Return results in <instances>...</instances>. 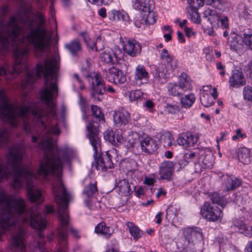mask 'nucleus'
I'll return each instance as SVG.
<instances>
[{
  "instance_id": "f257e3e1",
  "label": "nucleus",
  "mask_w": 252,
  "mask_h": 252,
  "mask_svg": "<svg viewBox=\"0 0 252 252\" xmlns=\"http://www.w3.org/2000/svg\"><path fill=\"white\" fill-rule=\"evenodd\" d=\"M59 60L57 57L46 59L44 62V66L40 63L36 65V76L40 78L42 75L45 78V87L41 92V100L45 101L50 109V114H56L55 103L54 99L57 96L58 88L57 83L53 82L48 84L47 77L52 79L56 77V73L59 67Z\"/></svg>"
},
{
  "instance_id": "f03ea898",
  "label": "nucleus",
  "mask_w": 252,
  "mask_h": 252,
  "mask_svg": "<svg viewBox=\"0 0 252 252\" xmlns=\"http://www.w3.org/2000/svg\"><path fill=\"white\" fill-rule=\"evenodd\" d=\"M4 34L3 32L0 30V35ZM12 47L15 58V63L13 66L12 70H9L7 65L0 66V76H5L6 79H11L13 78L14 73H20L22 70L27 68V63L26 60L28 56V50L22 45H19L16 41L10 43L8 46L4 48L0 43V49L7 51L9 47Z\"/></svg>"
},
{
  "instance_id": "7ed1b4c3",
  "label": "nucleus",
  "mask_w": 252,
  "mask_h": 252,
  "mask_svg": "<svg viewBox=\"0 0 252 252\" xmlns=\"http://www.w3.org/2000/svg\"><path fill=\"white\" fill-rule=\"evenodd\" d=\"M201 216L209 221H220L223 213L218 207H213L209 203L205 202L200 211Z\"/></svg>"
},
{
  "instance_id": "20e7f679",
  "label": "nucleus",
  "mask_w": 252,
  "mask_h": 252,
  "mask_svg": "<svg viewBox=\"0 0 252 252\" xmlns=\"http://www.w3.org/2000/svg\"><path fill=\"white\" fill-rule=\"evenodd\" d=\"M183 234L184 239H181L178 241H183L189 244H196L198 241L202 239V233L200 229L197 228H185L183 230Z\"/></svg>"
},
{
  "instance_id": "39448f33",
  "label": "nucleus",
  "mask_w": 252,
  "mask_h": 252,
  "mask_svg": "<svg viewBox=\"0 0 252 252\" xmlns=\"http://www.w3.org/2000/svg\"><path fill=\"white\" fill-rule=\"evenodd\" d=\"M87 77H91L93 80H94L95 83L92 82V89L93 92L91 93V96L94 100L100 101L99 97H96L95 93L98 94H103L105 92V87L104 84V81L102 79L101 76L97 73L94 72L91 75H88Z\"/></svg>"
},
{
  "instance_id": "423d86ee",
  "label": "nucleus",
  "mask_w": 252,
  "mask_h": 252,
  "mask_svg": "<svg viewBox=\"0 0 252 252\" xmlns=\"http://www.w3.org/2000/svg\"><path fill=\"white\" fill-rule=\"evenodd\" d=\"M98 122L93 121L89 123L87 126V129L89 132L88 135L95 155H97L98 149L100 146V139L98 137Z\"/></svg>"
},
{
  "instance_id": "0eeeda50",
  "label": "nucleus",
  "mask_w": 252,
  "mask_h": 252,
  "mask_svg": "<svg viewBox=\"0 0 252 252\" xmlns=\"http://www.w3.org/2000/svg\"><path fill=\"white\" fill-rule=\"evenodd\" d=\"M156 14L153 10H150V11L143 12L140 13L139 17L134 22L135 25L140 28L142 24L151 25L153 24L156 21Z\"/></svg>"
},
{
  "instance_id": "6e6552de",
  "label": "nucleus",
  "mask_w": 252,
  "mask_h": 252,
  "mask_svg": "<svg viewBox=\"0 0 252 252\" xmlns=\"http://www.w3.org/2000/svg\"><path fill=\"white\" fill-rule=\"evenodd\" d=\"M123 43V49L125 52L131 57H135L140 54L141 46L134 40H128L126 43L124 41Z\"/></svg>"
},
{
  "instance_id": "1a4fd4ad",
  "label": "nucleus",
  "mask_w": 252,
  "mask_h": 252,
  "mask_svg": "<svg viewBox=\"0 0 252 252\" xmlns=\"http://www.w3.org/2000/svg\"><path fill=\"white\" fill-rule=\"evenodd\" d=\"M25 231L23 228L18 226L17 232L13 235L11 243L13 247L20 248L21 252H25V244L24 239L25 238Z\"/></svg>"
},
{
  "instance_id": "9d476101",
  "label": "nucleus",
  "mask_w": 252,
  "mask_h": 252,
  "mask_svg": "<svg viewBox=\"0 0 252 252\" xmlns=\"http://www.w3.org/2000/svg\"><path fill=\"white\" fill-rule=\"evenodd\" d=\"M174 170V164L171 161L162 162L159 167L160 179L170 180Z\"/></svg>"
},
{
  "instance_id": "9b49d317",
  "label": "nucleus",
  "mask_w": 252,
  "mask_h": 252,
  "mask_svg": "<svg viewBox=\"0 0 252 252\" xmlns=\"http://www.w3.org/2000/svg\"><path fill=\"white\" fill-rule=\"evenodd\" d=\"M130 119L129 113L124 109L116 111L113 114L114 122L118 126L126 125L128 123Z\"/></svg>"
},
{
  "instance_id": "f8f14e48",
  "label": "nucleus",
  "mask_w": 252,
  "mask_h": 252,
  "mask_svg": "<svg viewBox=\"0 0 252 252\" xmlns=\"http://www.w3.org/2000/svg\"><path fill=\"white\" fill-rule=\"evenodd\" d=\"M140 153L144 152L146 154H152L158 149L156 142L150 137H147L141 142Z\"/></svg>"
},
{
  "instance_id": "ddd939ff",
  "label": "nucleus",
  "mask_w": 252,
  "mask_h": 252,
  "mask_svg": "<svg viewBox=\"0 0 252 252\" xmlns=\"http://www.w3.org/2000/svg\"><path fill=\"white\" fill-rule=\"evenodd\" d=\"M246 83V79L243 73L238 70L233 72L229 79V85L233 88H239L244 86Z\"/></svg>"
},
{
  "instance_id": "4468645a",
  "label": "nucleus",
  "mask_w": 252,
  "mask_h": 252,
  "mask_svg": "<svg viewBox=\"0 0 252 252\" xmlns=\"http://www.w3.org/2000/svg\"><path fill=\"white\" fill-rule=\"evenodd\" d=\"M95 167L98 170L106 171L108 168L113 167L110 156L107 155L104 157H99L95 160Z\"/></svg>"
},
{
  "instance_id": "2eb2a0df",
  "label": "nucleus",
  "mask_w": 252,
  "mask_h": 252,
  "mask_svg": "<svg viewBox=\"0 0 252 252\" xmlns=\"http://www.w3.org/2000/svg\"><path fill=\"white\" fill-rule=\"evenodd\" d=\"M222 180L223 185L225 187L224 190L227 191L233 190L241 185L240 180L227 175L223 176Z\"/></svg>"
},
{
  "instance_id": "dca6fc26",
  "label": "nucleus",
  "mask_w": 252,
  "mask_h": 252,
  "mask_svg": "<svg viewBox=\"0 0 252 252\" xmlns=\"http://www.w3.org/2000/svg\"><path fill=\"white\" fill-rule=\"evenodd\" d=\"M148 74L145 67L142 65L138 64L135 70L134 81L137 84L140 85L143 84L142 80H148Z\"/></svg>"
},
{
  "instance_id": "f3484780",
  "label": "nucleus",
  "mask_w": 252,
  "mask_h": 252,
  "mask_svg": "<svg viewBox=\"0 0 252 252\" xmlns=\"http://www.w3.org/2000/svg\"><path fill=\"white\" fill-rule=\"evenodd\" d=\"M237 156L238 159L244 164H248L252 159V153L250 149L242 147L239 149Z\"/></svg>"
},
{
  "instance_id": "a211bd4d",
  "label": "nucleus",
  "mask_w": 252,
  "mask_h": 252,
  "mask_svg": "<svg viewBox=\"0 0 252 252\" xmlns=\"http://www.w3.org/2000/svg\"><path fill=\"white\" fill-rule=\"evenodd\" d=\"M135 5L140 13L150 11L154 8L153 0H135Z\"/></svg>"
},
{
  "instance_id": "6ab92c4d",
  "label": "nucleus",
  "mask_w": 252,
  "mask_h": 252,
  "mask_svg": "<svg viewBox=\"0 0 252 252\" xmlns=\"http://www.w3.org/2000/svg\"><path fill=\"white\" fill-rule=\"evenodd\" d=\"M178 86L183 91H190L192 89L190 79L186 73H183L179 76Z\"/></svg>"
},
{
  "instance_id": "aec40b11",
  "label": "nucleus",
  "mask_w": 252,
  "mask_h": 252,
  "mask_svg": "<svg viewBox=\"0 0 252 252\" xmlns=\"http://www.w3.org/2000/svg\"><path fill=\"white\" fill-rule=\"evenodd\" d=\"M80 35L83 37L84 42L86 43L88 48L92 50L96 51L101 50L103 48V46L99 47L98 44L101 43L100 39L97 40L96 43L92 41L90 38L89 34L86 32H82Z\"/></svg>"
},
{
  "instance_id": "412c9836",
  "label": "nucleus",
  "mask_w": 252,
  "mask_h": 252,
  "mask_svg": "<svg viewBox=\"0 0 252 252\" xmlns=\"http://www.w3.org/2000/svg\"><path fill=\"white\" fill-rule=\"evenodd\" d=\"M141 142V140L139 138H134L131 136H129L128 137L127 146L128 148H131L134 153L138 154L140 153Z\"/></svg>"
},
{
  "instance_id": "4be33fe9",
  "label": "nucleus",
  "mask_w": 252,
  "mask_h": 252,
  "mask_svg": "<svg viewBox=\"0 0 252 252\" xmlns=\"http://www.w3.org/2000/svg\"><path fill=\"white\" fill-rule=\"evenodd\" d=\"M114 58H117V54L112 49L103 52L100 56L102 62L107 64H113L114 63Z\"/></svg>"
},
{
  "instance_id": "5701e85b",
  "label": "nucleus",
  "mask_w": 252,
  "mask_h": 252,
  "mask_svg": "<svg viewBox=\"0 0 252 252\" xmlns=\"http://www.w3.org/2000/svg\"><path fill=\"white\" fill-rule=\"evenodd\" d=\"M126 226L131 235L133 237L135 240H138L141 238L143 235V232L135 225L133 222L128 221Z\"/></svg>"
},
{
  "instance_id": "b1692460",
  "label": "nucleus",
  "mask_w": 252,
  "mask_h": 252,
  "mask_svg": "<svg viewBox=\"0 0 252 252\" xmlns=\"http://www.w3.org/2000/svg\"><path fill=\"white\" fill-rule=\"evenodd\" d=\"M234 225L238 228L240 232L248 237H252V226L238 221L234 222Z\"/></svg>"
},
{
  "instance_id": "393cba45",
  "label": "nucleus",
  "mask_w": 252,
  "mask_h": 252,
  "mask_svg": "<svg viewBox=\"0 0 252 252\" xmlns=\"http://www.w3.org/2000/svg\"><path fill=\"white\" fill-rule=\"evenodd\" d=\"M119 191L122 195L128 196L130 194L131 190L130 185L126 180L120 181L117 184Z\"/></svg>"
},
{
  "instance_id": "a878e982",
  "label": "nucleus",
  "mask_w": 252,
  "mask_h": 252,
  "mask_svg": "<svg viewBox=\"0 0 252 252\" xmlns=\"http://www.w3.org/2000/svg\"><path fill=\"white\" fill-rule=\"evenodd\" d=\"M196 244H191L185 243L183 241H178L177 247L179 252H195L194 246Z\"/></svg>"
},
{
  "instance_id": "bb28decb",
  "label": "nucleus",
  "mask_w": 252,
  "mask_h": 252,
  "mask_svg": "<svg viewBox=\"0 0 252 252\" xmlns=\"http://www.w3.org/2000/svg\"><path fill=\"white\" fill-rule=\"evenodd\" d=\"M228 42L232 49L237 51L242 46V38L240 36L235 34L228 39Z\"/></svg>"
},
{
  "instance_id": "cd10ccee",
  "label": "nucleus",
  "mask_w": 252,
  "mask_h": 252,
  "mask_svg": "<svg viewBox=\"0 0 252 252\" xmlns=\"http://www.w3.org/2000/svg\"><path fill=\"white\" fill-rule=\"evenodd\" d=\"M95 232L110 237L113 233V230L110 229V228L106 226L104 223H100L95 226Z\"/></svg>"
},
{
  "instance_id": "c85d7f7f",
  "label": "nucleus",
  "mask_w": 252,
  "mask_h": 252,
  "mask_svg": "<svg viewBox=\"0 0 252 252\" xmlns=\"http://www.w3.org/2000/svg\"><path fill=\"white\" fill-rule=\"evenodd\" d=\"M210 199L212 203L216 204L223 207L227 203L226 198L224 196L220 195L217 192H214L210 195Z\"/></svg>"
},
{
  "instance_id": "c756f323",
  "label": "nucleus",
  "mask_w": 252,
  "mask_h": 252,
  "mask_svg": "<svg viewBox=\"0 0 252 252\" xmlns=\"http://www.w3.org/2000/svg\"><path fill=\"white\" fill-rule=\"evenodd\" d=\"M204 16L207 18L212 25L220 20V16L216 13V12L209 8L204 11Z\"/></svg>"
},
{
  "instance_id": "7c9ffc66",
  "label": "nucleus",
  "mask_w": 252,
  "mask_h": 252,
  "mask_svg": "<svg viewBox=\"0 0 252 252\" xmlns=\"http://www.w3.org/2000/svg\"><path fill=\"white\" fill-rule=\"evenodd\" d=\"M195 100V97L194 94H190L182 97L180 101L183 107L188 108L192 105Z\"/></svg>"
},
{
  "instance_id": "2f4dec72",
  "label": "nucleus",
  "mask_w": 252,
  "mask_h": 252,
  "mask_svg": "<svg viewBox=\"0 0 252 252\" xmlns=\"http://www.w3.org/2000/svg\"><path fill=\"white\" fill-rule=\"evenodd\" d=\"M65 48L68 49L72 54H75L81 50V46L79 41L74 40L70 43L65 45Z\"/></svg>"
},
{
  "instance_id": "473e14b6",
  "label": "nucleus",
  "mask_w": 252,
  "mask_h": 252,
  "mask_svg": "<svg viewBox=\"0 0 252 252\" xmlns=\"http://www.w3.org/2000/svg\"><path fill=\"white\" fill-rule=\"evenodd\" d=\"M187 11L190 16V19L191 21L196 24L200 23L201 19L199 13L197 11V9L187 8Z\"/></svg>"
},
{
  "instance_id": "72a5a7b5",
  "label": "nucleus",
  "mask_w": 252,
  "mask_h": 252,
  "mask_svg": "<svg viewBox=\"0 0 252 252\" xmlns=\"http://www.w3.org/2000/svg\"><path fill=\"white\" fill-rule=\"evenodd\" d=\"M113 20H117L120 22L126 21L128 19L127 14L124 11L113 10L112 11Z\"/></svg>"
},
{
  "instance_id": "f704fd0d",
  "label": "nucleus",
  "mask_w": 252,
  "mask_h": 252,
  "mask_svg": "<svg viewBox=\"0 0 252 252\" xmlns=\"http://www.w3.org/2000/svg\"><path fill=\"white\" fill-rule=\"evenodd\" d=\"M169 94L173 96H177L181 94L182 92L178 85L176 84H170L168 86Z\"/></svg>"
},
{
  "instance_id": "c9c22d12",
  "label": "nucleus",
  "mask_w": 252,
  "mask_h": 252,
  "mask_svg": "<svg viewBox=\"0 0 252 252\" xmlns=\"http://www.w3.org/2000/svg\"><path fill=\"white\" fill-rule=\"evenodd\" d=\"M97 191L96 184H90L86 187L84 189L83 193L87 197H91Z\"/></svg>"
},
{
  "instance_id": "e433bc0d",
  "label": "nucleus",
  "mask_w": 252,
  "mask_h": 252,
  "mask_svg": "<svg viewBox=\"0 0 252 252\" xmlns=\"http://www.w3.org/2000/svg\"><path fill=\"white\" fill-rule=\"evenodd\" d=\"M92 112L93 116L95 117V118L99 122H100L101 121L102 122L104 121V115L102 113L100 110V108L98 106L95 105H92Z\"/></svg>"
},
{
  "instance_id": "4c0bfd02",
  "label": "nucleus",
  "mask_w": 252,
  "mask_h": 252,
  "mask_svg": "<svg viewBox=\"0 0 252 252\" xmlns=\"http://www.w3.org/2000/svg\"><path fill=\"white\" fill-rule=\"evenodd\" d=\"M214 160L215 158L213 155L209 154L204 156L202 162L206 168H211L214 164Z\"/></svg>"
},
{
  "instance_id": "58836bf2",
  "label": "nucleus",
  "mask_w": 252,
  "mask_h": 252,
  "mask_svg": "<svg viewBox=\"0 0 252 252\" xmlns=\"http://www.w3.org/2000/svg\"><path fill=\"white\" fill-rule=\"evenodd\" d=\"M161 140L164 143V146H170L172 144L173 136L168 131L164 132L160 136Z\"/></svg>"
},
{
  "instance_id": "ea45409f",
  "label": "nucleus",
  "mask_w": 252,
  "mask_h": 252,
  "mask_svg": "<svg viewBox=\"0 0 252 252\" xmlns=\"http://www.w3.org/2000/svg\"><path fill=\"white\" fill-rule=\"evenodd\" d=\"M126 76L121 70H120V72L118 73L115 79H112V78H110V82L116 84H122L126 82Z\"/></svg>"
},
{
  "instance_id": "a19ab883",
  "label": "nucleus",
  "mask_w": 252,
  "mask_h": 252,
  "mask_svg": "<svg viewBox=\"0 0 252 252\" xmlns=\"http://www.w3.org/2000/svg\"><path fill=\"white\" fill-rule=\"evenodd\" d=\"M200 101L202 105L205 107H209L214 103L209 94L206 93H203L202 94L200 97Z\"/></svg>"
},
{
  "instance_id": "79ce46f5",
  "label": "nucleus",
  "mask_w": 252,
  "mask_h": 252,
  "mask_svg": "<svg viewBox=\"0 0 252 252\" xmlns=\"http://www.w3.org/2000/svg\"><path fill=\"white\" fill-rule=\"evenodd\" d=\"M104 138L106 140L108 141L111 144L116 145V135L112 130H107L104 133Z\"/></svg>"
},
{
  "instance_id": "37998d69",
  "label": "nucleus",
  "mask_w": 252,
  "mask_h": 252,
  "mask_svg": "<svg viewBox=\"0 0 252 252\" xmlns=\"http://www.w3.org/2000/svg\"><path fill=\"white\" fill-rule=\"evenodd\" d=\"M35 81V77L33 73L30 71H28L26 75L25 80L23 83V87L26 88V86L32 84Z\"/></svg>"
},
{
  "instance_id": "c03bdc74",
  "label": "nucleus",
  "mask_w": 252,
  "mask_h": 252,
  "mask_svg": "<svg viewBox=\"0 0 252 252\" xmlns=\"http://www.w3.org/2000/svg\"><path fill=\"white\" fill-rule=\"evenodd\" d=\"M143 94L140 90L130 91L129 93V98L130 101H135L140 99Z\"/></svg>"
},
{
  "instance_id": "a18cd8bd",
  "label": "nucleus",
  "mask_w": 252,
  "mask_h": 252,
  "mask_svg": "<svg viewBox=\"0 0 252 252\" xmlns=\"http://www.w3.org/2000/svg\"><path fill=\"white\" fill-rule=\"evenodd\" d=\"M120 72V69L115 67H112L108 69L106 73V78L110 82V78L115 79L117 74Z\"/></svg>"
},
{
  "instance_id": "49530a36",
  "label": "nucleus",
  "mask_w": 252,
  "mask_h": 252,
  "mask_svg": "<svg viewBox=\"0 0 252 252\" xmlns=\"http://www.w3.org/2000/svg\"><path fill=\"white\" fill-rule=\"evenodd\" d=\"M243 95L245 100L251 101L252 100V87L247 86L243 89Z\"/></svg>"
},
{
  "instance_id": "de8ad7c7",
  "label": "nucleus",
  "mask_w": 252,
  "mask_h": 252,
  "mask_svg": "<svg viewBox=\"0 0 252 252\" xmlns=\"http://www.w3.org/2000/svg\"><path fill=\"white\" fill-rule=\"evenodd\" d=\"M188 3L190 5L188 8L197 9L204 5L203 0H188Z\"/></svg>"
},
{
  "instance_id": "09e8293b",
  "label": "nucleus",
  "mask_w": 252,
  "mask_h": 252,
  "mask_svg": "<svg viewBox=\"0 0 252 252\" xmlns=\"http://www.w3.org/2000/svg\"><path fill=\"white\" fill-rule=\"evenodd\" d=\"M198 139V135L197 134H189L186 137L187 141L188 147L192 146L195 144Z\"/></svg>"
},
{
  "instance_id": "8fccbe9b",
  "label": "nucleus",
  "mask_w": 252,
  "mask_h": 252,
  "mask_svg": "<svg viewBox=\"0 0 252 252\" xmlns=\"http://www.w3.org/2000/svg\"><path fill=\"white\" fill-rule=\"evenodd\" d=\"M166 111L170 114H175L179 111V107L176 105L167 104L165 107Z\"/></svg>"
},
{
  "instance_id": "3c124183",
  "label": "nucleus",
  "mask_w": 252,
  "mask_h": 252,
  "mask_svg": "<svg viewBox=\"0 0 252 252\" xmlns=\"http://www.w3.org/2000/svg\"><path fill=\"white\" fill-rule=\"evenodd\" d=\"M160 58L165 61L167 63H169L172 60V57L168 54L166 49H163L160 54Z\"/></svg>"
},
{
  "instance_id": "603ef678",
  "label": "nucleus",
  "mask_w": 252,
  "mask_h": 252,
  "mask_svg": "<svg viewBox=\"0 0 252 252\" xmlns=\"http://www.w3.org/2000/svg\"><path fill=\"white\" fill-rule=\"evenodd\" d=\"M206 168L204 167L203 164H201L200 162H195L193 165L192 166V169L194 172L197 173H201L204 169Z\"/></svg>"
},
{
  "instance_id": "864d4df0",
  "label": "nucleus",
  "mask_w": 252,
  "mask_h": 252,
  "mask_svg": "<svg viewBox=\"0 0 252 252\" xmlns=\"http://www.w3.org/2000/svg\"><path fill=\"white\" fill-rule=\"evenodd\" d=\"M244 42L252 50V34H245Z\"/></svg>"
},
{
  "instance_id": "5fc2aeb1",
  "label": "nucleus",
  "mask_w": 252,
  "mask_h": 252,
  "mask_svg": "<svg viewBox=\"0 0 252 252\" xmlns=\"http://www.w3.org/2000/svg\"><path fill=\"white\" fill-rule=\"evenodd\" d=\"M177 142L178 144V145L180 146H182L183 147L185 148L188 147V144H187V141L186 140V138H184L183 137H179Z\"/></svg>"
},
{
  "instance_id": "6e6d98bb",
  "label": "nucleus",
  "mask_w": 252,
  "mask_h": 252,
  "mask_svg": "<svg viewBox=\"0 0 252 252\" xmlns=\"http://www.w3.org/2000/svg\"><path fill=\"white\" fill-rule=\"evenodd\" d=\"M219 21L220 22L221 26L223 27L225 29H227L229 27V24L228 23V19L226 16H224L223 18L220 19Z\"/></svg>"
},
{
  "instance_id": "4d7b16f0",
  "label": "nucleus",
  "mask_w": 252,
  "mask_h": 252,
  "mask_svg": "<svg viewBox=\"0 0 252 252\" xmlns=\"http://www.w3.org/2000/svg\"><path fill=\"white\" fill-rule=\"evenodd\" d=\"M236 134L234 135L232 137V139L234 140H237V139H238L239 138H242V137H243L244 136H245V134H242L241 133V130H240V129H237L236 131Z\"/></svg>"
},
{
  "instance_id": "13d9d810",
  "label": "nucleus",
  "mask_w": 252,
  "mask_h": 252,
  "mask_svg": "<svg viewBox=\"0 0 252 252\" xmlns=\"http://www.w3.org/2000/svg\"><path fill=\"white\" fill-rule=\"evenodd\" d=\"M245 252H252V240L247 243L245 248Z\"/></svg>"
},
{
  "instance_id": "bf43d9fd",
  "label": "nucleus",
  "mask_w": 252,
  "mask_h": 252,
  "mask_svg": "<svg viewBox=\"0 0 252 252\" xmlns=\"http://www.w3.org/2000/svg\"><path fill=\"white\" fill-rule=\"evenodd\" d=\"M98 15L102 18L106 17V10L105 8H101L98 10Z\"/></svg>"
},
{
  "instance_id": "052dcab7",
  "label": "nucleus",
  "mask_w": 252,
  "mask_h": 252,
  "mask_svg": "<svg viewBox=\"0 0 252 252\" xmlns=\"http://www.w3.org/2000/svg\"><path fill=\"white\" fill-rule=\"evenodd\" d=\"M155 182V180L153 178L146 177L145 178L144 183L147 185H152Z\"/></svg>"
},
{
  "instance_id": "680f3d73",
  "label": "nucleus",
  "mask_w": 252,
  "mask_h": 252,
  "mask_svg": "<svg viewBox=\"0 0 252 252\" xmlns=\"http://www.w3.org/2000/svg\"><path fill=\"white\" fill-rule=\"evenodd\" d=\"M156 72L157 73H158V75L157 76V78H160V77H164L165 75V73L164 72V71H161L160 70V67L158 66L157 69H156Z\"/></svg>"
},
{
  "instance_id": "e2e57ef3",
  "label": "nucleus",
  "mask_w": 252,
  "mask_h": 252,
  "mask_svg": "<svg viewBox=\"0 0 252 252\" xmlns=\"http://www.w3.org/2000/svg\"><path fill=\"white\" fill-rule=\"evenodd\" d=\"M177 36H178V40H180L181 42L184 43L185 42V37H184L183 34L181 32H177Z\"/></svg>"
},
{
  "instance_id": "0e129e2a",
  "label": "nucleus",
  "mask_w": 252,
  "mask_h": 252,
  "mask_svg": "<svg viewBox=\"0 0 252 252\" xmlns=\"http://www.w3.org/2000/svg\"><path fill=\"white\" fill-rule=\"evenodd\" d=\"M184 29L187 36L190 37L191 36V35L193 34V33L192 32L191 29L187 27H185Z\"/></svg>"
},
{
  "instance_id": "69168bd1",
  "label": "nucleus",
  "mask_w": 252,
  "mask_h": 252,
  "mask_svg": "<svg viewBox=\"0 0 252 252\" xmlns=\"http://www.w3.org/2000/svg\"><path fill=\"white\" fill-rule=\"evenodd\" d=\"M145 105L147 108L151 109L154 107V103L151 100H149L146 102Z\"/></svg>"
},
{
  "instance_id": "338daca9",
  "label": "nucleus",
  "mask_w": 252,
  "mask_h": 252,
  "mask_svg": "<svg viewBox=\"0 0 252 252\" xmlns=\"http://www.w3.org/2000/svg\"><path fill=\"white\" fill-rule=\"evenodd\" d=\"M54 212L53 207L52 206H46V213L50 214Z\"/></svg>"
},
{
  "instance_id": "774afa93",
  "label": "nucleus",
  "mask_w": 252,
  "mask_h": 252,
  "mask_svg": "<svg viewBox=\"0 0 252 252\" xmlns=\"http://www.w3.org/2000/svg\"><path fill=\"white\" fill-rule=\"evenodd\" d=\"M144 189L142 188H139L137 191H136V195L138 197H139L140 195L144 194Z\"/></svg>"
}]
</instances>
